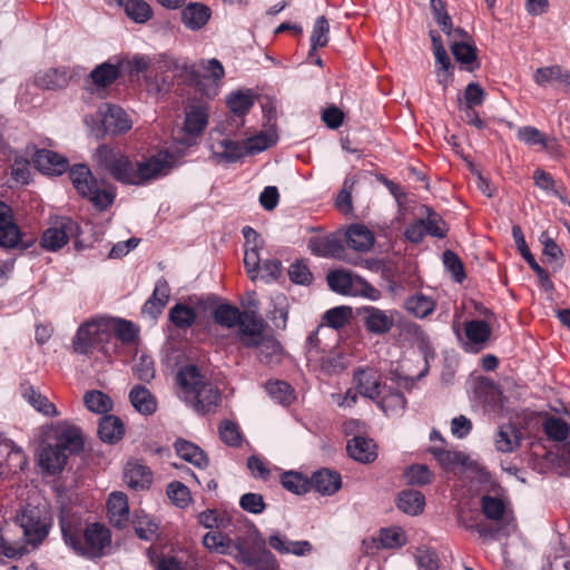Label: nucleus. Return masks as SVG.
Wrapping results in <instances>:
<instances>
[{
	"mask_svg": "<svg viewBox=\"0 0 570 570\" xmlns=\"http://www.w3.org/2000/svg\"><path fill=\"white\" fill-rule=\"evenodd\" d=\"M99 163L117 181L127 185H145L168 174V154L159 153L142 160L132 161L129 157L102 146L98 149Z\"/></svg>",
	"mask_w": 570,
	"mask_h": 570,
	"instance_id": "1",
	"label": "nucleus"
},
{
	"mask_svg": "<svg viewBox=\"0 0 570 570\" xmlns=\"http://www.w3.org/2000/svg\"><path fill=\"white\" fill-rule=\"evenodd\" d=\"M176 381L183 397L199 414L214 412L220 400L219 389L195 365L181 367Z\"/></svg>",
	"mask_w": 570,
	"mask_h": 570,
	"instance_id": "2",
	"label": "nucleus"
},
{
	"mask_svg": "<svg viewBox=\"0 0 570 570\" xmlns=\"http://www.w3.org/2000/svg\"><path fill=\"white\" fill-rule=\"evenodd\" d=\"M266 322L262 318L259 322L249 323L239 336V344L245 348L257 351L258 361L267 366H276L284 358V350L281 343L269 334H266Z\"/></svg>",
	"mask_w": 570,
	"mask_h": 570,
	"instance_id": "3",
	"label": "nucleus"
},
{
	"mask_svg": "<svg viewBox=\"0 0 570 570\" xmlns=\"http://www.w3.org/2000/svg\"><path fill=\"white\" fill-rule=\"evenodd\" d=\"M69 178L76 190L82 197L88 198L96 208L104 210L114 203L115 194L92 176L88 166L82 164L72 166L69 170Z\"/></svg>",
	"mask_w": 570,
	"mask_h": 570,
	"instance_id": "4",
	"label": "nucleus"
},
{
	"mask_svg": "<svg viewBox=\"0 0 570 570\" xmlns=\"http://www.w3.org/2000/svg\"><path fill=\"white\" fill-rule=\"evenodd\" d=\"M110 544V530L106 525L95 522L86 525L85 531L71 550L78 556L97 559L106 554Z\"/></svg>",
	"mask_w": 570,
	"mask_h": 570,
	"instance_id": "5",
	"label": "nucleus"
},
{
	"mask_svg": "<svg viewBox=\"0 0 570 570\" xmlns=\"http://www.w3.org/2000/svg\"><path fill=\"white\" fill-rule=\"evenodd\" d=\"M327 283L333 292L342 295L363 296L373 301L381 297V292L364 278L342 269L327 274Z\"/></svg>",
	"mask_w": 570,
	"mask_h": 570,
	"instance_id": "6",
	"label": "nucleus"
},
{
	"mask_svg": "<svg viewBox=\"0 0 570 570\" xmlns=\"http://www.w3.org/2000/svg\"><path fill=\"white\" fill-rule=\"evenodd\" d=\"M108 342V330L105 318H98L88 321L79 326L72 340V348L78 354H88L95 348L105 352V344Z\"/></svg>",
	"mask_w": 570,
	"mask_h": 570,
	"instance_id": "7",
	"label": "nucleus"
},
{
	"mask_svg": "<svg viewBox=\"0 0 570 570\" xmlns=\"http://www.w3.org/2000/svg\"><path fill=\"white\" fill-rule=\"evenodd\" d=\"M80 235V226L69 217H59L43 232L41 246L50 252L63 247L70 239Z\"/></svg>",
	"mask_w": 570,
	"mask_h": 570,
	"instance_id": "8",
	"label": "nucleus"
},
{
	"mask_svg": "<svg viewBox=\"0 0 570 570\" xmlns=\"http://www.w3.org/2000/svg\"><path fill=\"white\" fill-rule=\"evenodd\" d=\"M213 318L215 323L222 327H237L236 340L238 343L242 331L247 328L249 323L259 322L262 320V317L254 312H242L238 307L227 303L219 304L214 308Z\"/></svg>",
	"mask_w": 570,
	"mask_h": 570,
	"instance_id": "9",
	"label": "nucleus"
},
{
	"mask_svg": "<svg viewBox=\"0 0 570 570\" xmlns=\"http://www.w3.org/2000/svg\"><path fill=\"white\" fill-rule=\"evenodd\" d=\"M209 112L204 105L189 106L185 111V120L177 141L184 146H193L208 125Z\"/></svg>",
	"mask_w": 570,
	"mask_h": 570,
	"instance_id": "10",
	"label": "nucleus"
},
{
	"mask_svg": "<svg viewBox=\"0 0 570 570\" xmlns=\"http://www.w3.org/2000/svg\"><path fill=\"white\" fill-rule=\"evenodd\" d=\"M0 246L4 248L27 247L22 240V234L13 220L10 206L0 202Z\"/></svg>",
	"mask_w": 570,
	"mask_h": 570,
	"instance_id": "11",
	"label": "nucleus"
},
{
	"mask_svg": "<svg viewBox=\"0 0 570 570\" xmlns=\"http://www.w3.org/2000/svg\"><path fill=\"white\" fill-rule=\"evenodd\" d=\"M356 313L366 331L372 334H385L393 326V315L387 311L374 306H362Z\"/></svg>",
	"mask_w": 570,
	"mask_h": 570,
	"instance_id": "12",
	"label": "nucleus"
},
{
	"mask_svg": "<svg viewBox=\"0 0 570 570\" xmlns=\"http://www.w3.org/2000/svg\"><path fill=\"white\" fill-rule=\"evenodd\" d=\"M59 525L62 539L70 549L79 540L86 528L80 513L66 507L60 510Z\"/></svg>",
	"mask_w": 570,
	"mask_h": 570,
	"instance_id": "13",
	"label": "nucleus"
},
{
	"mask_svg": "<svg viewBox=\"0 0 570 570\" xmlns=\"http://www.w3.org/2000/svg\"><path fill=\"white\" fill-rule=\"evenodd\" d=\"M481 314L484 320H472L464 323V334L469 343L479 348H483L489 341L492 333L491 320L494 318V314L487 308Z\"/></svg>",
	"mask_w": 570,
	"mask_h": 570,
	"instance_id": "14",
	"label": "nucleus"
},
{
	"mask_svg": "<svg viewBox=\"0 0 570 570\" xmlns=\"http://www.w3.org/2000/svg\"><path fill=\"white\" fill-rule=\"evenodd\" d=\"M381 375L372 367H360L354 371L353 384L364 397L376 400L381 392Z\"/></svg>",
	"mask_w": 570,
	"mask_h": 570,
	"instance_id": "15",
	"label": "nucleus"
},
{
	"mask_svg": "<svg viewBox=\"0 0 570 570\" xmlns=\"http://www.w3.org/2000/svg\"><path fill=\"white\" fill-rule=\"evenodd\" d=\"M456 36L465 38L468 33L459 28L452 31V36H449L450 38H453V41L451 43L452 55L454 56L458 62L464 65L468 71L475 70L480 66L478 62L475 47L465 41H458L455 39Z\"/></svg>",
	"mask_w": 570,
	"mask_h": 570,
	"instance_id": "16",
	"label": "nucleus"
},
{
	"mask_svg": "<svg viewBox=\"0 0 570 570\" xmlns=\"http://www.w3.org/2000/svg\"><path fill=\"white\" fill-rule=\"evenodd\" d=\"M124 480L135 491L148 490L153 483L150 469L138 460L128 461L124 469Z\"/></svg>",
	"mask_w": 570,
	"mask_h": 570,
	"instance_id": "17",
	"label": "nucleus"
},
{
	"mask_svg": "<svg viewBox=\"0 0 570 570\" xmlns=\"http://www.w3.org/2000/svg\"><path fill=\"white\" fill-rule=\"evenodd\" d=\"M56 446L69 453L79 452L83 446L79 428L69 423H59L55 430Z\"/></svg>",
	"mask_w": 570,
	"mask_h": 570,
	"instance_id": "18",
	"label": "nucleus"
},
{
	"mask_svg": "<svg viewBox=\"0 0 570 570\" xmlns=\"http://www.w3.org/2000/svg\"><path fill=\"white\" fill-rule=\"evenodd\" d=\"M308 247L314 255L321 257L345 259L346 256L342 239L334 235L312 238L308 243Z\"/></svg>",
	"mask_w": 570,
	"mask_h": 570,
	"instance_id": "19",
	"label": "nucleus"
},
{
	"mask_svg": "<svg viewBox=\"0 0 570 570\" xmlns=\"http://www.w3.org/2000/svg\"><path fill=\"white\" fill-rule=\"evenodd\" d=\"M210 149L214 157L227 163L235 161L247 155L244 144L242 145L225 137L216 138L214 132L210 134Z\"/></svg>",
	"mask_w": 570,
	"mask_h": 570,
	"instance_id": "20",
	"label": "nucleus"
},
{
	"mask_svg": "<svg viewBox=\"0 0 570 570\" xmlns=\"http://www.w3.org/2000/svg\"><path fill=\"white\" fill-rule=\"evenodd\" d=\"M102 126L106 132L120 134L126 132L132 127L131 120L126 111L116 105H106L101 110Z\"/></svg>",
	"mask_w": 570,
	"mask_h": 570,
	"instance_id": "21",
	"label": "nucleus"
},
{
	"mask_svg": "<svg viewBox=\"0 0 570 570\" xmlns=\"http://www.w3.org/2000/svg\"><path fill=\"white\" fill-rule=\"evenodd\" d=\"M32 159L36 167L48 175H60L68 167V161L65 157L47 149L37 150Z\"/></svg>",
	"mask_w": 570,
	"mask_h": 570,
	"instance_id": "22",
	"label": "nucleus"
},
{
	"mask_svg": "<svg viewBox=\"0 0 570 570\" xmlns=\"http://www.w3.org/2000/svg\"><path fill=\"white\" fill-rule=\"evenodd\" d=\"M67 460L68 453L56 445L48 444L39 452V465L49 474L61 472Z\"/></svg>",
	"mask_w": 570,
	"mask_h": 570,
	"instance_id": "23",
	"label": "nucleus"
},
{
	"mask_svg": "<svg viewBox=\"0 0 570 570\" xmlns=\"http://www.w3.org/2000/svg\"><path fill=\"white\" fill-rule=\"evenodd\" d=\"M312 489L322 495H332L342 487V479L338 472L330 469L315 471L311 478Z\"/></svg>",
	"mask_w": 570,
	"mask_h": 570,
	"instance_id": "24",
	"label": "nucleus"
},
{
	"mask_svg": "<svg viewBox=\"0 0 570 570\" xmlns=\"http://www.w3.org/2000/svg\"><path fill=\"white\" fill-rule=\"evenodd\" d=\"M533 80L541 87L558 83L570 90V72L558 65L538 68Z\"/></svg>",
	"mask_w": 570,
	"mask_h": 570,
	"instance_id": "25",
	"label": "nucleus"
},
{
	"mask_svg": "<svg viewBox=\"0 0 570 570\" xmlns=\"http://www.w3.org/2000/svg\"><path fill=\"white\" fill-rule=\"evenodd\" d=\"M170 288L165 279H159L156 283L153 295L147 299L142 306V313L149 315L151 318H157L166 304L169 301Z\"/></svg>",
	"mask_w": 570,
	"mask_h": 570,
	"instance_id": "26",
	"label": "nucleus"
},
{
	"mask_svg": "<svg viewBox=\"0 0 570 570\" xmlns=\"http://www.w3.org/2000/svg\"><path fill=\"white\" fill-rule=\"evenodd\" d=\"M345 240L350 248L366 253L373 247L374 235L364 225L354 224L346 229Z\"/></svg>",
	"mask_w": 570,
	"mask_h": 570,
	"instance_id": "27",
	"label": "nucleus"
},
{
	"mask_svg": "<svg viewBox=\"0 0 570 570\" xmlns=\"http://www.w3.org/2000/svg\"><path fill=\"white\" fill-rule=\"evenodd\" d=\"M70 80L69 71L66 68H50L40 71L35 77L37 87L47 90H57L65 88Z\"/></svg>",
	"mask_w": 570,
	"mask_h": 570,
	"instance_id": "28",
	"label": "nucleus"
},
{
	"mask_svg": "<svg viewBox=\"0 0 570 570\" xmlns=\"http://www.w3.org/2000/svg\"><path fill=\"white\" fill-rule=\"evenodd\" d=\"M212 10L204 3L191 2L181 11V20L186 28L198 30L210 19Z\"/></svg>",
	"mask_w": 570,
	"mask_h": 570,
	"instance_id": "29",
	"label": "nucleus"
},
{
	"mask_svg": "<svg viewBox=\"0 0 570 570\" xmlns=\"http://www.w3.org/2000/svg\"><path fill=\"white\" fill-rule=\"evenodd\" d=\"M521 443V433L512 424L499 426L494 436L495 449L502 453L515 451Z\"/></svg>",
	"mask_w": 570,
	"mask_h": 570,
	"instance_id": "30",
	"label": "nucleus"
},
{
	"mask_svg": "<svg viewBox=\"0 0 570 570\" xmlns=\"http://www.w3.org/2000/svg\"><path fill=\"white\" fill-rule=\"evenodd\" d=\"M429 452L445 471H454L459 466L468 464L469 456L460 451H452L440 446H432Z\"/></svg>",
	"mask_w": 570,
	"mask_h": 570,
	"instance_id": "31",
	"label": "nucleus"
},
{
	"mask_svg": "<svg viewBox=\"0 0 570 570\" xmlns=\"http://www.w3.org/2000/svg\"><path fill=\"white\" fill-rule=\"evenodd\" d=\"M268 546L282 554L293 553L295 556H305L311 552L312 544L306 541H288L278 533L269 535Z\"/></svg>",
	"mask_w": 570,
	"mask_h": 570,
	"instance_id": "32",
	"label": "nucleus"
},
{
	"mask_svg": "<svg viewBox=\"0 0 570 570\" xmlns=\"http://www.w3.org/2000/svg\"><path fill=\"white\" fill-rule=\"evenodd\" d=\"M105 323L108 330L109 341L114 335L126 344H130L136 341L138 330L134 323L121 318H105Z\"/></svg>",
	"mask_w": 570,
	"mask_h": 570,
	"instance_id": "33",
	"label": "nucleus"
},
{
	"mask_svg": "<svg viewBox=\"0 0 570 570\" xmlns=\"http://www.w3.org/2000/svg\"><path fill=\"white\" fill-rule=\"evenodd\" d=\"M346 450L351 458L362 463L373 462L377 455L373 441L362 436H355L348 441Z\"/></svg>",
	"mask_w": 570,
	"mask_h": 570,
	"instance_id": "34",
	"label": "nucleus"
},
{
	"mask_svg": "<svg viewBox=\"0 0 570 570\" xmlns=\"http://www.w3.org/2000/svg\"><path fill=\"white\" fill-rule=\"evenodd\" d=\"M108 515L110 522L120 528L129 518L127 495L122 492H114L108 499Z\"/></svg>",
	"mask_w": 570,
	"mask_h": 570,
	"instance_id": "35",
	"label": "nucleus"
},
{
	"mask_svg": "<svg viewBox=\"0 0 570 570\" xmlns=\"http://www.w3.org/2000/svg\"><path fill=\"white\" fill-rule=\"evenodd\" d=\"M397 508L406 514H421L425 507V498L417 490H404L400 492L396 501Z\"/></svg>",
	"mask_w": 570,
	"mask_h": 570,
	"instance_id": "36",
	"label": "nucleus"
},
{
	"mask_svg": "<svg viewBox=\"0 0 570 570\" xmlns=\"http://www.w3.org/2000/svg\"><path fill=\"white\" fill-rule=\"evenodd\" d=\"M175 450L178 456L197 468H206L208 465V459L204 451L191 442L178 440L175 442Z\"/></svg>",
	"mask_w": 570,
	"mask_h": 570,
	"instance_id": "37",
	"label": "nucleus"
},
{
	"mask_svg": "<svg viewBox=\"0 0 570 570\" xmlns=\"http://www.w3.org/2000/svg\"><path fill=\"white\" fill-rule=\"evenodd\" d=\"M539 239L543 246L542 254L544 262L550 265L553 271L560 269L564 263V254L561 247L549 236L548 232H543Z\"/></svg>",
	"mask_w": 570,
	"mask_h": 570,
	"instance_id": "38",
	"label": "nucleus"
},
{
	"mask_svg": "<svg viewBox=\"0 0 570 570\" xmlns=\"http://www.w3.org/2000/svg\"><path fill=\"white\" fill-rule=\"evenodd\" d=\"M127 16L135 23H146L153 18V9L145 0H126L121 7Z\"/></svg>",
	"mask_w": 570,
	"mask_h": 570,
	"instance_id": "39",
	"label": "nucleus"
},
{
	"mask_svg": "<svg viewBox=\"0 0 570 570\" xmlns=\"http://www.w3.org/2000/svg\"><path fill=\"white\" fill-rule=\"evenodd\" d=\"M21 527L28 542L37 546L48 535V527L31 515L22 514Z\"/></svg>",
	"mask_w": 570,
	"mask_h": 570,
	"instance_id": "40",
	"label": "nucleus"
},
{
	"mask_svg": "<svg viewBox=\"0 0 570 570\" xmlns=\"http://www.w3.org/2000/svg\"><path fill=\"white\" fill-rule=\"evenodd\" d=\"M98 434L104 442L114 443L121 439L124 425L119 417L106 415L100 419Z\"/></svg>",
	"mask_w": 570,
	"mask_h": 570,
	"instance_id": "41",
	"label": "nucleus"
},
{
	"mask_svg": "<svg viewBox=\"0 0 570 570\" xmlns=\"http://www.w3.org/2000/svg\"><path fill=\"white\" fill-rule=\"evenodd\" d=\"M132 406L141 414H153L156 411V402L151 393L141 385H136L129 393Z\"/></svg>",
	"mask_w": 570,
	"mask_h": 570,
	"instance_id": "42",
	"label": "nucleus"
},
{
	"mask_svg": "<svg viewBox=\"0 0 570 570\" xmlns=\"http://www.w3.org/2000/svg\"><path fill=\"white\" fill-rule=\"evenodd\" d=\"M24 400L38 412L47 416H57L59 413L53 403H51L45 395L36 391L33 386L28 385L23 389L22 393Z\"/></svg>",
	"mask_w": 570,
	"mask_h": 570,
	"instance_id": "43",
	"label": "nucleus"
},
{
	"mask_svg": "<svg viewBox=\"0 0 570 570\" xmlns=\"http://www.w3.org/2000/svg\"><path fill=\"white\" fill-rule=\"evenodd\" d=\"M405 309L415 317L429 316L435 308V302L421 293L410 296L404 303Z\"/></svg>",
	"mask_w": 570,
	"mask_h": 570,
	"instance_id": "44",
	"label": "nucleus"
},
{
	"mask_svg": "<svg viewBox=\"0 0 570 570\" xmlns=\"http://www.w3.org/2000/svg\"><path fill=\"white\" fill-rule=\"evenodd\" d=\"M168 317L177 328L186 330L195 324L197 314L193 307L177 303L170 308Z\"/></svg>",
	"mask_w": 570,
	"mask_h": 570,
	"instance_id": "45",
	"label": "nucleus"
},
{
	"mask_svg": "<svg viewBox=\"0 0 570 570\" xmlns=\"http://www.w3.org/2000/svg\"><path fill=\"white\" fill-rule=\"evenodd\" d=\"M282 485L295 493V494H305L312 489L311 479H307L299 472L287 471L281 476Z\"/></svg>",
	"mask_w": 570,
	"mask_h": 570,
	"instance_id": "46",
	"label": "nucleus"
},
{
	"mask_svg": "<svg viewBox=\"0 0 570 570\" xmlns=\"http://www.w3.org/2000/svg\"><path fill=\"white\" fill-rule=\"evenodd\" d=\"M119 68L117 65L104 62L97 66L91 72L90 78L97 87H108L117 80Z\"/></svg>",
	"mask_w": 570,
	"mask_h": 570,
	"instance_id": "47",
	"label": "nucleus"
},
{
	"mask_svg": "<svg viewBox=\"0 0 570 570\" xmlns=\"http://www.w3.org/2000/svg\"><path fill=\"white\" fill-rule=\"evenodd\" d=\"M517 137L528 146H541L546 150H552L549 138L535 127H520L517 131Z\"/></svg>",
	"mask_w": 570,
	"mask_h": 570,
	"instance_id": "48",
	"label": "nucleus"
},
{
	"mask_svg": "<svg viewBox=\"0 0 570 570\" xmlns=\"http://www.w3.org/2000/svg\"><path fill=\"white\" fill-rule=\"evenodd\" d=\"M86 407L94 413L104 414L112 409V400L100 391H89L83 396Z\"/></svg>",
	"mask_w": 570,
	"mask_h": 570,
	"instance_id": "49",
	"label": "nucleus"
},
{
	"mask_svg": "<svg viewBox=\"0 0 570 570\" xmlns=\"http://www.w3.org/2000/svg\"><path fill=\"white\" fill-rule=\"evenodd\" d=\"M320 366L326 375L340 374L347 367V360L341 351H332L322 356Z\"/></svg>",
	"mask_w": 570,
	"mask_h": 570,
	"instance_id": "50",
	"label": "nucleus"
},
{
	"mask_svg": "<svg viewBox=\"0 0 570 570\" xmlns=\"http://www.w3.org/2000/svg\"><path fill=\"white\" fill-rule=\"evenodd\" d=\"M204 546L215 552L230 553L232 549L236 547L234 541L222 532H208L203 538Z\"/></svg>",
	"mask_w": 570,
	"mask_h": 570,
	"instance_id": "51",
	"label": "nucleus"
},
{
	"mask_svg": "<svg viewBox=\"0 0 570 570\" xmlns=\"http://www.w3.org/2000/svg\"><path fill=\"white\" fill-rule=\"evenodd\" d=\"M404 478L407 484L422 487L430 484L434 474L425 464H413L405 470Z\"/></svg>",
	"mask_w": 570,
	"mask_h": 570,
	"instance_id": "52",
	"label": "nucleus"
},
{
	"mask_svg": "<svg viewBox=\"0 0 570 570\" xmlns=\"http://www.w3.org/2000/svg\"><path fill=\"white\" fill-rule=\"evenodd\" d=\"M505 509V503L500 498L484 495L481 499L482 513L490 520H501L504 517Z\"/></svg>",
	"mask_w": 570,
	"mask_h": 570,
	"instance_id": "53",
	"label": "nucleus"
},
{
	"mask_svg": "<svg viewBox=\"0 0 570 570\" xmlns=\"http://www.w3.org/2000/svg\"><path fill=\"white\" fill-rule=\"evenodd\" d=\"M377 405L385 414L393 415L402 412L405 409L406 400L401 392L393 391L381 397V400L377 402Z\"/></svg>",
	"mask_w": 570,
	"mask_h": 570,
	"instance_id": "54",
	"label": "nucleus"
},
{
	"mask_svg": "<svg viewBox=\"0 0 570 570\" xmlns=\"http://www.w3.org/2000/svg\"><path fill=\"white\" fill-rule=\"evenodd\" d=\"M227 105L234 115L244 116L253 107L254 99L250 92H233L227 98Z\"/></svg>",
	"mask_w": 570,
	"mask_h": 570,
	"instance_id": "55",
	"label": "nucleus"
},
{
	"mask_svg": "<svg viewBox=\"0 0 570 570\" xmlns=\"http://www.w3.org/2000/svg\"><path fill=\"white\" fill-rule=\"evenodd\" d=\"M167 495L176 507L181 509L188 507L193 500L189 489L179 481L170 482L167 485Z\"/></svg>",
	"mask_w": 570,
	"mask_h": 570,
	"instance_id": "56",
	"label": "nucleus"
},
{
	"mask_svg": "<svg viewBox=\"0 0 570 570\" xmlns=\"http://www.w3.org/2000/svg\"><path fill=\"white\" fill-rule=\"evenodd\" d=\"M533 180L538 188L558 197L562 203H567L566 197L562 196L561 191L557 187L556 180L549 173L538 168L533 171Z\"/></svg>",
	"mask_w": 570,
	"mask_h": 570,
	"instance_id": "57",
	"label": "nucleus"
},
{
	"mask_svg": "<svg viewBox=\"0 0 570 570\" xmlns=\"http://www.w3.org/2000/svg\"><path fill=\"white\" fill-rule=\"evenodd\" d=\"M379 542L381 548L397 549L406 543V537L399 528H387L380 531Z\"/></svg>",
	"mask_w": 570,
	"mask_h": 570,
	"instance_id": "58",
	"label": "nucleus"
},
{
	"mask_svg": "<svg viewBox=\"0 0 570 570\" xmlns=\"http://www.w3.org/2000/svg\"><path fill=\"white\" fill-rule=\"evenodd\" d=\"M328 32L330 26L326 18L324 16L318 17L314 23V28L311 36L312 51H315L317 48H322L327 45Z\"/></svg>",
	"mask_w": 570,
	"mask_h": 570,
	"instance_id": "59",
	"label": "nucleus"
},
{
	"mask_svg": "<svg viewBox=\"0 0 570 570\" xmlns=\"http://www.w3.org/2000/svg\"><path fill=\"white\" fill-rule=\"evenodd\" d=\"M266 390L274 400L283 404H289L294 399L291 385L284 381H269Z\"/></svg>",
	"mask_w": 570,
	"mask_h": 570,
	"instance_id": "60",
	"label": "nucleus"
},
{
	"mask_svg": "<svg viewBox=\"0 0 570 570\" xmlns=\"http://www.w3.org/2000/svg\"><path fill=\"white\" fill-rule=\"evenodd\" d=\"M547 436L554 441H563L569 435L568 424L560 417H549L543 424Z\"/></svg>",
	"mask_w": 570,
	"mask_h": 570,
	"instance_id": "61",
	"label": "nucleus"
},
{
	"mask_svg": "<svg viewBox=\"0 0 570 570\" xmlns=\"http://www.w3.org/2000/svg\"><path fill=\"white\" fill-rule=\"evenodd\" d=\"M351 315H352L351 307L337 306V307L328 309L324 314V321L326 322V324L330 327L338 330V328L344 327L348 323Z\"/></svg>",
	"mask_w": 570,
	"mask_h": 570,
	"instance_id": "62",
	"label": "nucleus"
},
{
	"mask_svg": "<svg viewBox=\"0 0 570 570\" xmlns=\"http://www.w3.org/2000/svg\"><path fill=\"white\" fill-rule=\"evenodd\" d=\"M132 71L146 72V75H150L154 71L164 72V68L167 67V60H157L154 61L149 57L145 56H135L131 60Z\"/></svg>",
	"mask_w": 570,
	"mask_h": 570,
	"instance_id": "63",
	"label": "nucleus"
},
{
	"mask_svg": "<svg viewBox=\"0 0 570 570\" xmlns=\"http://www.w3.org/2000/svg\"><path fill=\"white\" fill-rule=\"evenodd\" d=\"M426 210L428 216L424 219V225L426 226V234L433 237L444 238L449 230L446 223L435 212L430 209Z\"/></svg>",
	"mask_w": 570,
	"mask_h": 570,
	"instance_id": "64",
	"label": "nucleus"
}]
</instances>
